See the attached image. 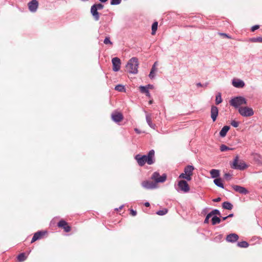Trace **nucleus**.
<instances>
[{
	"label": "nucleus",
	"mask_w": 262,
	"mask_h": 262,
	"mask_svg": "<svg viewBox=\"0 0 262 262\" xmlns=\"http://www.w3.org/2000/svg\"><path fill=\"white\" fill-rule=\"evenodd\" d=\"M140 166H143L147 163L148 165H152L155 162V150L151 149L146 155L137 154L135 157Z\"/></svg>",
	"instance_id": "1"
},
{
	"label": "nucleus",
	"mask_w": 262,
	"mask_h": 262,
	"mask_svg": "<svg viewBox=\"0 0 262 262\" xmlns=\"http://www.w3.org/2000/svg\"><path fill=\"white\" fill-rule=\"evenodd\" d=\"M138 58L132 57L128 61L126 65V68L128 73L135 74L138 73Z\"/></svg>",
	"instance_id": "2"
},
{
	"label": "nucleus",
	"mask_w": 262,
	"mask_h": 262,
	"mask_svg": "<svg viewBox=\"0 0 262 262\" xmlns=\"http://www.w3.org/2000/svg\"><path fill=\"white\" fill-rule=\"evenodd\" d=\"M231 167L234 169L243 170L248 167V165L243 160H239L238 156H236L231 164Z\"/></svg>",
	"instance_id": "3"
},
{
	"label": "nucleus",
	"mask_w": 262,
	"mask_h": 262,
	"mask_svg": "<svg viewBox=\"0 0 262 262\" xmlns=\"http://www.w3.org/2000/svg\"><path fill=\"white\" fill-rule=\"evenodd\" d=\"M229 104L236 108H239L242 105L247 104V100L242 96H237L231 98Z\"/></svg>",
	"instance_id": "4"
},
{
	"label": "nucleus",
	"mask_w": 262,
	"mask_h": 262,
	"mask_svg": "<svg viewBox=\"0 0 262 262\" xmlns=\"http://www.w3.org/2000/svg\"><path fill=\"white\" fill-rule=\"evenodd\" d=\"M104 6L101 4H95L92 6L91 8V13L96 21L99 20L100 18V14L98 12L99 10H102Z\"/></svg>",
	"instance_id": "5"
},
{
	"label": "nucleus",
	"mask_w": 262,
	"mask_h": 262,
	"mask_svg": "<svg viewBox=\"0 0 262 262\" xmlns=\"http://www.w3.org/2000/svg\"><path fill=\"white\" fill-rule=\"evenodd\" d=\"M166 178L167 175L165 173H163L162 176H160L159 172L158 171L154 172L151 177V179L154 180L156 184L159 183L164 182Z\"/></svg>",
	"instance_id": "6"
},
{
	"label": "nucleus",
	"mask_w": 262,
	"mask_h": 262,
	"mask_svg": "<svg viewBox=\"0 0 262 262\" xmlns=\"http://www.w3.org/2000/svg\"><path fill=\"white\" fill-rule=\"evenodd\" d=\"M238 113L243 117H250L254 115V111L248 106L241 107L238 109Z\"/></svg>",
	"instance_id": "7"
},
{
	"label": "nucleus",
	"mask_w": 262,
	"mask_h": 262,
	"mask_svg": "<svg viewBox=\"0 0 262 262\" xmlns=\"http://www.w3.org/2000/svg\"><path fill=\"white\" fill-rule=\"evenodd\" d=\"M142 186L146 189H154L158 187V185L155 182L146 180L141 183Z\"/></svg>",
	"instance_id": "8"
},
{
	"label": "nucleus",
	"mask_w": 262,
	"mask_h": 262,
	"mask_svg": "<svg viewBox=\"0 0 262 262\" xmlns=\"http://www.w3.org/2000/svg\"><path fill=\"white\" fill-rule=\"evenodd\" d=\"M113 64V70L114 72H118L120 69L121 60L118 57H114L112 59Z\"/></svg>",
	"instance_id": "9"
},
{
	"label": "nucleus",
	"mask_w": 262,
	"mask_h": 262,
	"mask_svg": "<svg viewBox=\"0 0 262 262\" xmlns=\"http://www.w3.org/2000/svg\"><path fill=\"white\" fill-rule=\"evenodd\" d=\"M178 186L180 190L184 192H187L189 191L190 188L186 181L181 180L178 182Z\"/></svg>",
	"instance_id": "10"
},
{
	"label": "nucleus",
	"mask_w": 262,
	"mask_h": 262,
	"mask_svg": "<svg viewBox=\"0 0 262 262\" xmlns=\"http://www.w3.org/2000/svg\"><path fill=\"white\" fill-rule=\"evenodd\" d=\"M57 226L59 227L62 228L64 229L66 232H69L71 231V228L68 225V223L63 220L59 221L57 224Z\"/></svg>",
	"instance_id": "11"
},
{
	"label": "nucleus",
	"mask_w": 262,
	"mask_h": 262,
	"mask_svg": "<svg viewBox=\"0 0 262 262\" xmlns=\"http://www.w3.org/2000/svg\"><path fill=\"white\" fill-rule=\"evenodd\" d=\"M233 190L242 194H247L249 193L248 190L244 187L239 185H233L232 186Z\"/></svg>",
	"instance_id": "12"
},
{
	"label": "nucleus",
	"mask_w": 262,
	"mask_h": 262,
	"mask_svg": "<svg viewBox=\"0 0 262 262\" xmlns=\"http://www.w3.org/2000/svg\"><path fill=\"white\" fill-rule=\"evenodd\" d=\"M38 3L37 0H32L28 3L29 10L32 12H35L38 8Z\"/></svg>",
	"instance_id": "13"
},
{
	"label": "nucleus",
	"mask_w": 262,
	"mask_h": 262,
	"mask_svg": "<svg viewBox=\"0 0 262 262\" xmlns=\"http://www.w3.org/2000/svg\"><path fill=\"white\" fill-rule=\"evenodd\" d=\"M47 233L46 231H38L34 233L31 243H33L36 241L40 239L43 235Z\"/></svg>",
	"instance_id": "14"
},
{
	"label": "nucleus",
	"mask_w": 262,
	"mask_h": 262,
	"mask_svg": "<svg viewBox=\"0 0 262 262\" xmlns=\"http://www.w3.org/2000/svg\"><path fill=\"white\" fill-rule=\"evenodd\" d=\"M219 114L218 108L214 105L211 106V118L213 122L216 120V118Z\"/></svg>",
	"instance_id": "15"
},
{
	"label": "nucleus",
	"mask_w": 262,
	"mask_h": 262,
	"mask_svg": "<svg viewBox=\"0 0 262 262\" xmlns=\"http://www.w3.org/2000/svg\"><path fill=\"white\" fill-rule=\"evenodd\" d=\"M238 235L237 234L230 233L227 235L226 240L229 243H235L238 240Z\"/></svg>",
	"instance_id": "16"
},
{
	"label": "nucleus",
	"mask_w": 262,
	"mask_h": 262,
	"mask_svg": "<svg viewBox=\"0 0 262 262\" xmlns=\"http://www.w3.org/2000/svg\"><path fill=\"white\" fill-rule=\"evenodd\" d=\"M112 119L115 122H119L121 121L123 118V115L120 113H112Z\"/></svg>",
	"instance_id": "17"
},
{
	"label": "nucleus",
	"mask_w": 262,
	"mask_h": 262,
	"mask_svg": "<svg viewBox=\"0 0 262 262\" xmlns=\"http://www.w3.org/2000/svg\"><path fill=\"white\" fill-rule=\"evenodd\" d=\"M232 85L236 88H242L245 84L244 81L241 79H233L232 82Z\"/></svg>",
	"instance_id": "18"
},
{
	"label": "nucleus",
	"mask_w": 262,
	"mask_h": 262,
	"mask_svg": "<svg viewBox=\"0 0 262 262\" xmlns=\"http://www.w3.org/2000/svg\"><path fill=\"white\" fill-rule=\"evenodd\" d=\"M230 127L228 125L224 126L220 132V136L221 137H224L226 136L227 132L230 129Z\"/></svg>",
	"instance_id": "19"
},
{
	"label": "nucleus",
	"mask_w": 262,
	"mask_h": 262,
	"mask_svg": "<svg viewBox=\"0 0 262 262\" xmlns=\"http://www.w3.org/2000/svg\"><path fill=\"white\" fill-rule=\"evenodd\" d=\"M194 167L192 165H188L184 168V173L185 174H192Z\"/></svg>",
	"instance_id": "20"
},
{
	"label": "nucleus",
	"mask_w": 262,
	"mask_h": 262,
	"mask_svg": "<svg viewBox=\"0 0 262 262\" xmlns=\"http://www.w3.org/2000/svg\"><path fill=\"white\" fill-rule=\"evenodd\" d=\"M146 122L148 124V125L151 128H153V129H155V127H156V124L152 123V121H151V119L150 118V117L149 116V115L148 114H146Z\"/></svg>",
	"instance_id": "21"
},
{
	"label": "nucleus",
	"mask_w": 262,
	"mask_h": 262,
	"mask_svg": "<svg viewBox=\"0 0 262 262\" xmlns=\"http://www.w3.org/2000/svg\"><path fill=\"white\" fill-rule=\"evenodd\" d=\"M140 90L141 93L145 94L148 97H150V94L147 86H140Z\"/></svg>",
	"instance_id": "22"
},
{
	"label": "nucleus",
	"mask_w": 262,
	"mask_h": 262,
	"mask_svg": "<svg viewBox=\"0 0 262 262\" xmlns=\"http://www.w3.org/2000/svg\"><path fill=\"white\" fill-rule=\"evenodd\" d=\"M210 173L212 178H217L220 176V170L212 169L210 171Z\"/></svg>",
	"instance_id": "23"
},
{
	"label": "nucleus",
	"mask_w": 262,
	"mask_h": 262,
	"mask_svg": "<svg viewBox=\"0 0 262 262\" xmlns=\"http://www.w3.org/2000/svg\"><path fill=\"white\" fill-rule=\"evenodd\" d=\"M233 207V205L228 201L224 202L222 204V207L225 209L231 210Z\"/></svg>",
	"instance_id": "24"
},
{
	"label": "nucleus",
	"mask_w": 262,
	"mask_h": 262,
	"mask_svg": "<svg viewBox=\"0 0 262 262\" xmlns=\"http://www.w3.org/2000/svg\"><path fill=\"white\" fill-rule=\"evenodd\" d=\"M213 182L215 185L217 186L222 188H224V184L222 183V181L221 178H216L214 180Z\"/></svg>",
	"instance_id": "25"
},
{
	"label": "nucleus",
	"mask_w": 262,
	"mask_h": 262,
	"mask_svg": "<svg viewBox=\"0 0 262 262\" xmlns=\"http://www.w3.org/2000/svg\"><path fill=\"white\" fill-rule=\"evenodd\" d=\"M221 222V220L220 219V218L216 215H214L213 216H212L211 219V222L213 225L220 224Z\"/></svg>",
	"instance_id": "26"
},
{
	"label": "nucleus",
	"mask_w": 262,
	"mask_h": 262,
	"mask_svg": "<svg viewBox=\"0 0 262 262\" xmlns=\"http://www.w3.org/2000/svg\"><path fill=\"white\" fill-rule=\"evenodd\" d=\"M27 258L25 253H21L17 256V260L19 262H23L25 261Z\"/></svg>",
	"instance_id": "27"
},
{
	"label": "nucleus",
	"mask_w": 262,
	"mask_h": 262,
	"mask_svg": "<svg viewBox=\"0 0 262 262\" xmlns=\"http://www.w3.org/2000/svg\"><path fill=\"white\" fill-rule=\"evenodd\" d=\"M158 23L157 21H155L151 26V34L154 35L156 33L158 29Z\"/></svg>",
	"instance_id": "28"
},
{
	"label": "nucleus",
	"mask_w": 262,
	"mask_h": 262,
	"mask_svg": "<svg viewBox=\"0 0 262 262\" xmlns=\"http://www.w3.org/2000/svg\"><path fill=\"white\" fill-rule=\"evenodd\" d=\"M249 41L252 42H262V37H252L249 39Z\"/></svg>",
	"instance_id": "29"
},
{
	"label": "nucleus",
	"mask_w": 262,
	"mask_h": 262,
	"mask_svg": "<svg viewBox=\"0 0 262 262\" xmlns=\"http://www.w3.org/2000/svg\"><path fill=\"white\" fill-rule=\"evenodd\" d=\"M192 175V174H184L183 173H182L180 174L179 178L186 179L187 181H190L191 180V176Z\"/></svg>",
	"instance_id": "30"
},
{
	"label": "nucleus",
	"mask_w": 262,
	"mask_h": 262,
	"mask_svg": "<svg viewBox=\"0 0 262 262\" xmlns=\"http://www.w3.org/2000/svg\"><path fill=\"white\" fill-rule=\"evenodd\" d=\"M222 95L221 93H219L215 97V103L218 105L222 102Z\"/></svg>",
	"instance_id": "31"
},
{
	"label": "nucleus",
	"mask_w": 262,
	"mask_h": 262,
	"mask_svg": "<svg viewBox=\"0 0 262 262\" xmlns=\"http://www.w3.org/2000/svg\"><path fill=\"white\" fill-rule=\"evenodd\" d=\"M249 244L246 241H242L237 243V246L241 248H247Z\"/></svg>",
	"instance_id": "32"
},
{
	"label": "nucleus",
	"mask_w": 262,
	"mask_h": 262,
	"mask_svg": "<svg viewBox=\"0 0 262 262\" xmlns=\"http://www.w3.org/2000/svg\"><path fill=\"white\" fill-rule=\"evenodd\" d=\"M115 90L120 92L125 91V88L124 86L121 84L117 85L115 88Z\"/></svg>",
	"instance_id": "33"
},
{
	"label": "nucleus",
	"mask_w": 262,
	"mask_h": 262,
	"mask_svg": "<svg viewBox=\"0 0 262 262\" xmlns=\"http://www.w3.org/2000/svg\"><path fill=\"white\" fill-rule=\"evenodd\" d=\"M168 212V210L166 208H164L162 210H160L156 212V214L159 215H164Z\"/></svg>",
	"instance_id": "34"
},
{
	"label": "nucleus",
	"mask_w": 262,
	"mask_h": 262,
	"mask_svg": "<svg viewBox=\"0 0 262 262\" xmlns=\"http://www.w3.org/2000/svg\"><path fill=\"white\" fill-rule=\"evenodd\" d=\"M233 148H229L225 144H222L220 146V150L221 151H225L229 150H232Z\"/></svg>",
	"instance_id": "35"
},
{
	"label": "nucleus",
	"mask_w": 262,
	"mask_h": 262,
	"mask_svg": "<svg viewBox=\"0 0 262 262\" xmlns=\"http://www.w3.org/2000/svg\"><path fill=\"white\" fill-rule=\"evenodd\" d=\"M210 214L212 216L213 215H219L221 216V213L219 210L217 209H213L212 211L209 212Z\"/></svg>",
	"instance_id": "36"
},
{
	"label": "nucleus",
	"mask_w": 262,
	"mask_h": 262,
	"mask_svg": "<svg viewBox=\"0 0 262 262\" xmlns=\"http://www.w3.org/2000/svg\"><path fill=\"white\" fill-rule=\"evenodd\" d=\"M103 42L105 45H108V44L111 45H113V42L111 41L110 38L108 36H107L105 38V39H104Z\"/></svg>",
	"instance_id": "37"
},
{
	"label": "nucleus",
	"mask_w": 262,
	"mask_h": 262,
	"mask_svg": "<svg viewBox=\"0 0 262 262\" xmlns=\"http://www.w3.org/2000/svg\"><path fill=\"white\" fill-rule=\"evenodd\" d=\"M122 0H111V5H117L121 3Z\"/></svg>",
	"instance_id": "38"
},
{
	"label": "nucleus",
	"mask_w": 262,
	"mask_h": 262,
	"mask_svg": "<svg viewBox=\"0 0 262 262\" xmlns=\"http://www.w3.org/2000/svg\"><path fill=\"white\" fill-rule=\"evenodd\" d=\"M231 125L234 127H237L239 125V122L235 120H232L231 122Z\"/></svg>",
	"instance_id": "39"
},
{
	"label": "nucleus",
	"mask_w": 262,
	"mask_h": 262,
	"mask_svg": "<svg viewBox=\"0 0 262 262\" xmlns=\"http://www.w3.org/2000/svg\"><path fill=\"white\" fill-rule=\"evenodd\" d=\"M211 215L209 213L206 216L204 221V224H208L209 223V220L211 217Z\"/></svg>",
	"instance_id": "40"
},
{
	"label": "nucleus",
	"mask_w": 262,
	"mask_h": 262,
	"mask_svg": "<svg viewBox=\"0 0 262 262\" xmlns=\"http://www.w3.org/2000/svg\"><path fill=\"white\" fill-rule=\"evenodd\" d=\"M232 177V174L229 173H225L224 174V178L227 181H229Z\"/></svg>",
	"instance_id": "41"
},
{
	"label": "nucleus",
	"mask_w": 262,
	"mask_h": 262,
	"mask_svg": "<svg viewBox=\"0 0 262 262\" xmlns=\"http://www.w3.org/2000/svg\"><path fill=\"white\" fill-rule=\"evenodd\" d=\"M149 77L152 79L155 77V72L154 70H150V73L149 74Z\"/></svg>",
	"instance_id": "42"
},
{
	"label": "nucleus",
	"mask_w": 262,
	"mask_h": 262,
	"mask_svg": "<svg viewBox=\"0 0 262 262\" xmlns=\"http://www.w3.org/2000/svg\"><path fill=\"white\" fill-rule=\"evenodd\" d=\"M259 28V25H256L253 26L251 28V31L254 32L256 30L258 29Z\"/></svg>",
	"instance_id": "43"
},
{
	"label": "nucleus",
	"mask_w": 262,
	"mask_h": 262,
	"mask_svg": "<svg viewBox=\"0 0 262 262\" xmlns=\"http://www.w3.org/2000/svg\"><path fill=\"white\" fill-rule=\"evenodd\" d=\"M130 213L132 216H135L137 214V211L134 209H130Z\"/></svg>",
	"instance_id": "44"
},
{
	"label": "nucleus",
	"mask_w": 262,
	"mask_h": 262,
	"mask_svg": "<svg viewBox=\"0 0 262 262\" xmlns=\"http://www.w3.org/2000/svg\"><path fill=\"white\" fill-rule=\"evenodd\" d=\"M157 64V62H155L154 64L152 65L151 70H154V71L156 72L157 69L156 68V65Z\"/></svg>",
	"instance_id": "45"
},
{
	"label": "nucleus",
	"mask_w": 262,
	"mask_h": 262,
	"mask_svg": "<svg viewBox=\"0 0 262 262\" xmlns=\"http://www.w3.org/2000/svg\"><path fill=\"white\" fill-rule=\"evenodd\" d=\"M221 200V198L220 197L216 198L212 200V201L214 202H219Z\"/></svg>",
	"instance_id": "46"
},
{
	"label": "nucleus",
	"mask_w": 262,
	"mask_h": 262,
	"mask_svg": "<svg viewBox=\"0 0 262 262\" xmlns=\"http://www.w3.org/2000/svg\"><path fill=\"white\" fill-rule=\"evenodd\" d=\"M221 35H222V36H224L228 38H231V37L229 36L228 34H226V33H221Z\"/></svg>",
	"instance_id": "47"
},
{
	"label": "nucleus",
	"mask_w": 262,
	"mask_h": 262,
	"mask_svg": "<svg viewBox=\"0 0 262 262\" xmlns=\"http://www.w3.org/2000/svg\"><path fill=\"white\" fill-rule=\"evenodd\" d=\"M134 130L138 134H140L141 133V131L138 128H135L134 129Z\"/></svg>",
	"instance_id": "48"
},
{
	"label": "nucleus",
	"mask_w": 262,
	"mask_h": 262,
	"mask_svg": "<svg viewBox=\"0 0 262 262\" xmlns=\"http://www.w3.org/2000/svg\"><path fill=\"white\" fill-rule=\"evenodd\" d=\"M145 86H147L149 89H152L154 88V86L151 84H147V85H145Z\"/></svg>",
	"instance_id": "49"
},
{
	"label": "nucleus",
	"mask_w": 262,
	"mask_h": 262,
	"mask_svg": "<svg viewBox=\"0 0 262 262\" xmlns=\"http://www.w3.org/2000/svg\"><path fill=\"white\" fill-rule=\"evenodd\" d=\"M124 207V205H122L121 206H120L118 208H116L115 210H121V209L123 208V207Z\"/></svg>",
	"instance_id": "50"
},
{
	"label": "nucleus",
	"mask_w": 262,
	"mask_h": 262,
	"mask_svg": "<svg viewBox=\"0 0 262 262\" xmlns=\"http://www.w3.org/2000/svg\"><path fill=\"white\" fill-rule=\"evenodd\" d=\"M144 205L146 206V207H149L150 206V204L149 202H145L144 203Z\"/></svg>",
	"instance_id": "51"
},
{
	"label": "nucleus",
	"mask_w": 262,
	"mask_h": 262,
	"mask_svg": "<svg viewBox=\"0 0 262 262\" xmlns=\"http://www.w3.org/2000/svg\"><path fill=\"white\" fill-rule=\"evenodd\" d=\"M234 216L233 213H230L228 215H227L228 218L229 217H232Z\"/></svg>",
	"instance_id": "52"
},
{
	"label": "nucleus",
	"mask_w": 262,
	"mask_h": 262,
	"mask_svg": "<svg viewBox=\"0 0 262 262\" xmlns=\"http://www.w3.org/2000/svg\"><path fill=\"white\" fill-rule=\"evenodd\" d=\"M196 85H197V86L199 87V86H202V83H201L199 82V83H196Z\"/></svg>",
	"instance_id": "53"
},
{
	"label": "nucleus",
	"mask_w": 262,
	"mask_h": 262,
	"mask_svg": "<svg viewBox=\"0 0 262 262\" xmlns=\"http://www.w3.org/2000/svg\"><path fill=\"white\" fill-rule=\"evenodd\" d=\"M227 219H228L227 216H224V217H222V220H223V221H225V220H227Z\"/></svg>",
	"instance_id": "54"
},
{
	"label": "nucleus",
	"mask_w": 262,
	"mask_h": 262,
	"mask_svg": "<svg viewBox=\"0 0 262 262\" xmlns=\"http://www.w3.org/2000/svg\"><path fill=\"white\" fill-rule=\"evenodd\" d=\"M100 2L101 3H105L108 0H99Z\"/></svg>",
	"instance_id": "55"
},
{
	"label": "nucleus",
	"mask_w": 262,
	"mask_h": 262,
	"mask_svg": "<svg viewBox=\"0 0 262 262\" xmlns=\"http://www.w3.org/2000/svg\"><path fill=\"white\" fill-rule=\"evenodd\" d=\"M207 208H204V209L203 210V212H204V213H206V211H207Z\"/></svg>",
	"instance_id": "56"
},
{
	"label": "nucleus",
	"mask_w": 262,
	"mask_h": 262,
	"mask_svg": "<svg viewBox=\"0 0 262 262\" xmlns=\"http://www.w3.org/2000/svg\"><path fill=\"white\" fill-rule=\"evenodd\" d=\"M153 101L152 100H149V104H151L152 103Z\"/></svg>",
	"instance_id": "57"
},
{
	"label": "nucleus",
	"mask_w": 262,
	"mask_h": 262,
	"mask_svg": "<svg viewBox=\"0 0 262 262\" xmlns=\"http://www.w3.org/2000/svg\"><path fill=\"white\" fill-rule=\"evenodd\" d=\"M81 1H83V2H85V1H88V0H81Z\"/></svg>",
	"instance_id": "58"
}]
</instances>
